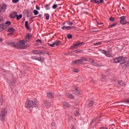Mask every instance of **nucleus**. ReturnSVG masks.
Segmentation results:
<instances>
[{
    "label": "nucleus",
    "instance_id": "24",
    "mask_svg": "<svg viewBox=\"0 0 129 129\" xmlns=\"http://www.w3.org/2000/svg\"><path fill=\"white\" fill-rule=\"evenodd\" d=\"M22 17H23V15H22V14H20V15H17V16H16V17H17V20H18V21H19V20H20V19H22Z\"/></svg>",
    "mask_w": 129,
    "mask_h": 129
},
{
    "label": "nucleus",
    "instance_id": "29",
    "mask_svg": "<svg viewBox=\"0 0 129 129\" xmlns=\"http://www.w3.org/2000/svg\"><path fill=\"white\" fill-rule=\"evenodd\" d=\"M74 114L75 116H80V113L79 112L76 111V112H74Z\"/></svg>",
    "mask_w": 129,
    "mask_h": 129
},
{
    "label": "nucleus",
    "instance_id": "16",
    "mask_svg": "<svg viewBox=\"0 0 129 129\" xmlns=\"http://www.w3.org/2000/svg\"><path fill=\"white\" fill-rule=\"evenodd\" d=\"M106 57H108L109 58H112V53H109V52L107 51L106 54H105Z\"/></svg>",
    "mask_w": 129,
    "mask_h": 129
},
{
    "label": "nucleus",
    "instance_id": "21",
    "mask_svg": "<svg viewBox=\"0 0 129 129\" xmlns=\"http://www.w3.org/2000/svg\"><path fill=\"white\" fill-rule=\"evenodd\" d=\"M4 25H5V26H7V28L8 27H10V26H11V25H12V23H11V21H6V22L5 23H4Z\"/></svg>",
    "mask_w": 129,
    "mask_h": 129
},
{
    "label": "nucleus",
    "instance_id": "10",
    "mask_svg": "<svg viewBox=\"0 0 129 129\" xmlns=\"http://www.w3.org/2000/svg\"><path fill=\"white\" fill-rule=\"evenodd\" d=\"M7 28H8V26H5V24H4L0 25V32H3V31H5V29H6Z\"/></svg>",
    "mask_w": 129,
    "mask_h": 129
},
{
    "label": "nucleus",
    "instance_id": "3",
    "mask_svg": "<svg viewBox=\"0 0 129 129\" xmlns=\"http://www.w3.org/2000/svg\"><path fill=\"white\" fill-rule=\"evenodd\" d=\"M7 114H8V110L6 108H3L0 115V119L2 121L6 120Z\"/></svg>",
    "mask_w": 129,
    "mask_h": 129
},
{
    "label": "nucleus",
    "instance_id": "19",
    "mask_svg": "<svg viewBox=\"0 0 129 129\" xmlns=\"http://www.w3.org/2000/svg\"><path fill=\"white\" fill-rule=\"evenodd\" d=\"M47 96L48 98H52L54 97V95H53V93H47Z\"/></svg>",
    "mask_w": 129,
    "mask_h": 129
},
{
    "label": "nucleus",
    "instance_id": "25",
    "mask_svg": "<svg viewBox=\"0 0 129 129\" xmlns=\"http://www.w3.org/2000/svg\"><path fill=\"white\" fill-rule=\"evenodd\" d=\"M94 104V101H91L89 103V106L90 107H91V106H92V105H93Z\"/></svg>",
    "mask_w": 129,
    "mask_h": 129
},
{
    "label": "nucleus",
    "instance_id": "47",
    "mask_svg": "<svg viewBox=\"0 0 129 129\" xmlns=\"http://www.w3.org/2000/svg\"><path fill=\"white\" fill-rule=\"evenodd\" d=\"M51 125H52V126H55V125H56V123L54 122H52L51 123Z\"/></svg>",
    "mask_w": 129,
    "mask_h": 129
},
{
    "label": "nucleus",
    "instance_id": "27",
    "mask_svg": "<svg viewBox=\"0 0 129 129\" xmlns=\"http://www.w3.org/2000/svg\"><path fill=\"white\" fill-rule=\"evenodd\" d=\"M100 51L101 53H102V54H104L105 55L106 54L107 51H105L104 49H100Z\"/></svg>",
    "mask_w": 129,
    "mask_h": 129
},
{
    "label": "nucleus",
    "instance_id": "39",
    "mask_svg": "<svg viewBox=\"0 0 129 129\" xmlns=\"http://www.w3.org/2000/svg\"><path fill=\"white\" fill-rule=\"evenodd\" d=\"M20 0H12L13 4H17Z\"/></svg>",
    "mask_w": 129,
    "mask_h": 129
},
{
    "label": "nucleus",
    "instance_id": "31",
    "mask_svg": "<svg viewBox=\"0 0 129 129\" xmlns=\"http://www.w3.org/2000/svg\"><path fill=\"white\" fill-rule=\"evenodd\" d=\"M33 13H34V15H35V16H37V15H39V11H37L36 10H34L33 11Z\"/></svg>",
    "mask_w": 129,
    "mask_h": 129
},
{
    "label": "nucleus",
    "instance_id": "7",
    "mask_svg": "<svg viewBox=\"0 0 129 129\" xmlns=\"http://www.w3.org/2000/svg\"><path fill=\"white\" fill-rule=\"evenodd\" d=\"M82 45H84V42H77L75 44H73L71 48L73 49L74 48H78V47H80V46H82Z\"/></svg>",
    "mask_w": 129,
    "mask_h": 129
},
{
    "label": "nucleus",
    "instance_id": "32",
    "mask_svg": "<svg viewBox=\"0 0 129 129\" xmlns=\"http://www.w3.org/2000/svg\"><path fill=\"white\" fill-rule=\"evenodd\" d=\"M75 91H76V92L75 93V94H80V92H79V91H78V88H76Z\"/></svg>",
    "mask_w": 129,
    "mask_h": 129
},
{
    "label": "nucleus",
    "instance_id": "49",
    "mask_svg": "<svg viewBox=\"0 0 129 129\" xmlns=\"http://www.w3.org/2000/svg\"><path fill=\"white\" fill-rule=\"evenodd\" d=\"M82 61H87V58L86 57H84L82 59Z\"/></svg>",
    "mask_w": 129,
    "mask_h": 129
},
{
    "label": "nucleus",
    "instance_id": "41",
    "mask_svg": "<svg viewBox=\"0 0 129 129\" xmlns=\"http://www.w3.org/2000/svg\"><path fill=\"white\" fill-rule=\"evenodd\" d=\"M67 23L68 25H70V26H72V25H73V23H72L70 21H68Z\"/></svg>",
    "mask_w": 129,
    "mask_h": 129
},
{
    "label": "nucleus",
    "instance_id": "50",
    "mask_svg": "<svg viewBox=\"0 0 129 129\" xmlns=\"http://www.w3.org/2000/svg\"><path fill=\"white\" fill-rule=\"evenodd\" d=\"M65 29H66V26H62V27H61V29H62V30H65Z\"/></svg>",
    "mask_w": 129,
    "mask_h": 129
},
{
    "label": "nucleus",
    "instance_id": "48",
    "mask_svg": "<svg viewBox=\"0 0 129 129\" xmlns=\"http://www.w3.org/2000/svg\"><path fill=\"white\" fill-rule=\"evenodd\" d=\"M36 10H38V11H40V7H39V6L36 5Z\"/></svg>",
    "mask_w": 129,
    "mask_h": 129
},
{
    "label": "nucleus",
    "instance_id": "28",
    "mask_svg": "<svg viewBox=\"0 0 129 129\" xmlns=\"http://www.w3.org/2000/svg\"><path fill=\"white\" fill-rule=\"evenodd\" d=\"M45 9L46 10V11H49V10H50V6L48 4H46L45 6Z\"/></svg>",
    "mask_w": 129,
    "mask_h": 129
},
{
    "label": "nucleus",
    "instance_id": "37",
    "mask_svg": "<svg viewBox=\"0 0 129 129\" xmlns=\"http://www.w3.org/2000/svg\"><path fill=\"white\" fill-rule=\"evenodd\" d=\"M72 29V26H66V30H71Z\"/></svg>",
    "mask_w": 129,
    "mask_h": 129
},
{
    "label": "nucleus",
    "instance_id": "14",
    "mask_svg": "<svg viewBox=\"0 0 129 129\" xmlns=\"http://www.w3.org/2000/svg\"><path fill=\"white\" fill-rule=\"evenodd\" d=\"M120 19H121L120 21V24H121V25H124V20H125V16H121L120 17Z\"/></svg>",
    "mask_w": 129,
    "mask_h": 129
},
{
    "label": "nucleus",
    "instance_id": "34",
    "mask_svg": "<svg viewBox=\"0 0 129 129\" xmlns=\"http://www.w3.org/2000/svg\"><path fill=\"white\" fill-rule=\"evenodd\" d=\"M116 25H117V24L116 23H114L113 24H112L111 25H110V26H109V28H113L114 27H115V26H116Z\"/></svg>",
    "mask_w": 129,
    "mask_h": 129
},
{
    "label": "nucleus",
    "instance_id": "15",
    "mask_svg": "<svg viewBox=\"0 0 129 129\" xmlns=\"http://www.w3.org/2000/svg\"><path fill=\"white\" fill-rule=\"evenodd\" d=\"M63 105L64 107H66V108H68V107H70L71 105H70V103H68V102H64L63 103Z\"/></svg>",
    "mask_w": 129,
    "mask_h": 129
},
{
    "label": "nucleus",
    "instance_id": "33",
    "mask_svg": "<svg viewBox=\"0 0 129 129\" xmlns=\"http://www.w3.org/2000/svg\"><path fill=\"white\" fill-rule=\"evenodd\" d=\"M57 7H58V5L57 4H54L52 6V9H53V10H56V9H57Z\"/></svg>",
    "mask_w": 129,
    "mask_h": 129
},
{
    "label": "nucleus",
    "instance_id": "43",
    "mask_svg": "<svg viewBox=\"0 0 129 129\" xmlns=\"http://www.w3.org/2000/svg\"><path fill=\"white\" fill-rule=\"evenodd\" d=\"M73 72H75L76 73H78V72H79V70L77 69L74 70Z\"/></svg>",
    "mask_w": 129,
    "mask_h": 129
},
{
    "label": "nucleus",
    "instance_id": "30",
    "mask_svg": "<svg viewBox=\"0 0 129 129\" xmlns=\"http://www.w3.org/2000/svg\"><path fill=\"white\" fill-rule=\"evenodd\" d=\"M118 84H119V85L123 86V85H124V82H123V81H118Z\"/></svg>",
    "mask_w": 129,
    "mask_h": 129
},
{
    "label": "nucleus",
    "instance_id": "53",
    "mask_svg": "<svg viewBox=\"0 0 129 129\" xmlns=\"http://www.w3.org/2000/svg\"><path fill=\"white\" fill-rule=\"evenodd\" d=\"M126 24H128V22H125L124 23V25H126Z\"/></svg>",
    "mask_w": 129,
    "mask_h": 129
},
{
    "label": "nucleus",
    "instance_id": "44",
    "mask_svg": "<svg viewBox=\"0 0 129 129\" xmlns=\"http://www.w3.org/2000/svg\"><path fill=\"white\" fill-rule=\"evenodd\" d=\"M36 42H37V43H40V44H42V40H41V39H37V40H36Z\"/></svg>",
    "mask_w": 129,
    "mask_h": 129
},
{
    "label": "nucleus",
    "instance_id": "26",
    "mask_svg": "<svg viewBox=\"0 0 129 129\" xmlns=\"http://www.w3.org/2000/svg\"><path fill=\"white\" fill-rule=\"evenodd\" d=\"M44 16H45L46 17V20H49V19H50V15H49L48 14H45Z\"/></svg>",
    "mask_w": 129,
    "mask_h": 129
},
{
    "label": "nucleus",
    "instance_id": "2",
    "mask_svg": "<svg viewBox=\"0 0 129 129\" xmlns=\"http://www.w3.org/2000/svg\"><path fill=\"white\" fill-rule=\"evenodd\" d=\"M13 45L15 48H17V49H25V41L24 40L19 41L17 43H13Z\"/></svg>",
    "mask_w": 129,
    "mask_h": 129
},
{
    "label": "nucleus",
    "instance_id": "56",
    "mask_svg": "<svg viewBox=\"0 0 129 129\" xmlns=\"http://www.w3.org/2000/svg\"><path fill=\"white\" fill-rule=\"evenodd\" d=\"M63 25H65V23H63Z\"/></svg>",
    "mask_w": 129,
    "mask_h": 129
},
{
    "label": "nucleus",
    "instance_id": "20",
    "mask_svg": "<svg viewBox=\"0 0 129 129\" xmlns=\"http://www.w3.org/2000/svg\"><path fill=\"white\" fill-rule=\"evenodd\" d=\"M25 26L27 30H30V27H29V22H28V21L25 22Z\"/></svg>",
    "mask_w": 129,
    "mask_h": 129
},
{
    "label": "nucleus",
    "instance_id": "35",
    "mask_svg": "<svg viewBox=\"0 0 129 129\" xmlns=\"http://www.w3.org/2000/svg\"><path fill=\"white\" fill-rule=\"evenodd\" d=\"M31 36V34H28L26 37H25V39H27L28 40H29V39H30V36Z\"/></svg>",
    "mask_w": 129,
    "mask_h": 129
},
{
    "label": "nucleus",
    "instance_id": "42",
    "mask_svg": "<svg viewBox=\"0 0 129 129\" xmlns=\"http://www.w3.org/2000/svg\"><path fill=\"white\" fill-rule=\"evenodd\" d=\"M55 45V44L54 41L53 42V43L52 44H49V46H50V47H54Z\"/></svg>",
    "mask_w": 129,
    "mask_h": 129
},
{
    "label": "nucleus",
    "instance_id": "54",
    "mask_svg": "<svg viewBox=\"0 0 129 129\" xmlns=\"http://www.w3.org/2000/svg\"><path fill=\"white\" fill-rule=\"evenodd\" d=\"M3 41V39L0 38V42H2Z\"/></svg>",
    "mask_w": 129,
    "mask_h": 129
},
{
    "label": "nucleus",
    "instance_id": "22",
    "mask_svg": "<svg viewBox=\"0 0 129 129\" xmlns=\"http://www.w3.org/2000/svg\"><path fill=\"white\" fill-rule=\"evenodd\" d=\"M67 96L69 98H71V99L74 98V96H73V95L71 94H67Z\"/></svg>",
    "mask_w": 129,
    "mask_h": 129
},
{
    "label": "nucleus",
    "instance_id": "11",
    "mask_svg": "<svg viewBox=\"0 0 129 129\" xmlns=\"http://www.w3.org/2000/svg\"><path fill=\"white\" fill-rule=\"evenodd\" d=\"M17 15L18 13H17L16 12H13L12 14H10V18L11 19H16Z\"/></svg>",
    "mask_w": 129,
    "mask_h": 129
},
{
    "label": "nucleus",
    "instance_id": "13",
    "mask_svg": "<svg viewBox=\"0 0 129 129\" xmlns=\"http://www.w3.org/2000/svg\"><path fill=\"white\" fill-rule=\"evenodd\" d=\"M44 103L46 107H50L51 106V102L49 101L45 100L44 101Z\"/></svg>",
    "mask_w": 129,
    "mask_h": 129
},
{
    "label": "nucleus",
    "instance_id": "52",
    "mask_svg": "<svg viewBox=\"0 0 129 129\" xmlns=\"http://www.w3.org/2000/svg\"><path fill=\"white\" fill-rule=\"evenodd\" d=\"M38 17L40 18V19H41L42 18V15H39Z\"/></svg>",
    "mask_w": 129,
    "mask_h": 129
},
{
    "label": "nucleus",
    "instance_id": "57",
    "mask_svg": "<svg viewBox=\"0 0 129 129\" xmlns=\"http://www.w3.org/2000/svg\"><path fill=\"white\" fill-rule=\"evenodd\" d=\"M93 62H94V61H92V63H93Z\"/></svg>",
    "mask_w": 129,
    "mask_h": 129
},
{
    "label": "nucleus",
    "instance_id": "18",
    "mask_svg": "<svg viewBox=\"0 0 129 129\" xmlns=\"http://www.w3.org/2000/svg\"><path fill=\"white\" fill-rule=\"evenodd\" d=\"M8 32H13V33H15V32H16V30L14 28H9L8 29Z\"/></svg>",
    "mask_w": 129,
    "mask_h": 129
},
{
    "label": "nucleus",
    "instance_id": "5",
    "mask_svg": "<svg viewBox=\"0 0 129 129\" xmlns=\"http://www.w3.org/2000/svg\"><path fill=\"white\" fill-rule=\"evenodd\" d=\"M120 62H122V64L126 62L124 58L122 56H120L118 57H116L114 59V63H120Z\"/></svg>",
    "mask_w": 129,
    "mask_h": 129
},
{
    "label": "nucleus",
    "instance_id": "4",
    "mask_svg": "<svg viewBox=\"0 0 129 129\" xmlns=\"http://www.w3.org/2000/svg\"><path fill=\"white\" fill-rule=\"evenodd\" d=\"M7 8L8 6L5 3L0 5V14H5V12L7 11Z\"/></svg>",
    "mask_w": 129,
    "mask_h": 129
},
{
    "label": "nucleus",
    "instance_id": "36",
    "mask_svg": "<svg viewBox=\"0 0 129 129\" xmlns=\"http://www.w3.org/2000/svg\"><path fill=\"white\" fill-rule=\"evenodd\" d=\"M101 42H98L94 44V46H98L99 45H101Z\"/></svg>",
    "mask_w": 129,
    "mask_h": 129
},
{
    "label": "nucleus",
    "instance_id": "40",
    "mask_svg": "<svg viewBox=\"0 0 129 129\" xmlns=\"http://www.w3.org/2000/svg\"><path fill=\"white\" fill-rule=\"evenodd\" d=\"M68 38L69 39H72L73 36L71 34H68L67 35Z\"/></svg>",
    "mask_w": 129,
    "mask_h": 129
},
{
    "label": "nucleus",
    "instance_id": "1",
    "mask_svg": "<svg viewBox=\"0 0 129 129\" xmlns=\"http://www.w3.org/2000/svg\"><path fill=\"white\" fill-rule=\"evenodd\" d=\"M25 107L27 108H34V107L37 108L38 107V104L36 100H28L25 103Z\"/></svg>",
    "mask_w": 129,
    "mask_h": 129
},
{
    "label": "nucleus",
    "instance_id": "46",
    "mask_svg": "<svg viewBox=\"0 0 129 129\" xmlns=\"http://www.w3.org/2000/svg\"><path fill=\"white\" fill-rule=\"evenodd\" d=\"M109 20L110 21L113 22V21H114V18L113 17H110Z\"/></svg>",
    "mask_w": 129,
    "mask_h": 129
},
{
    "label": "nucleus",
    "instance_id": "23",
    "mask_svg": "<svg viewBox=\"0 0 129 129\" xmlns=\"http://www.w3.org/2000/svg\"><path fill=\"white\" fill-rule=\"evenodd\" d=\"M54 44L55 46H59V45H61V41H54Z\"/></svg>",
    "mask_w": 129,
    "mask_h": 129
},
{
    "label": "nucleus",
    "instance_id": "6",
    "mask_svg": "<svg viewBox=\"0 0 129 129\" xmlns=\"http://www.w3.org/2000/svg\"><path fill=\"white\" fill-rule=\"evenodd\" d=\"M31 58L33 60H37V61H39V62H44V60H45V58L44 57H42V56H32L31 57Z\"/></svg>",
    "mask_w": 129,
    "mask_h": 129
},
{
    "label": "nucleus",
    "instance_id": "45",
    "mask_svg": "<svg viewBox=\"0 0 129 129\" xmlns=\"http://www.w3.org/2000/svg\"><path fill=\"white\" fill-rule=\"evenodd\" d=\"M15 32H10V33H8V36H13V35H14V33Z\"/></svg>",
    "mask_w": 129,
    "mask_h": 129
},
{
    "label": "nucleus",
    "instance_id": "17",
    "mask_svg": "<svg viewBox=\"0 0 129 129\" xmlns=\"http://www.w3.org/2000/svg\"><path fill=\"white\" fill-rule=\"evenodd\" d=\"M106 57H108L109 58H112V53H109V52L107 51L106 54H105Z\"/></svg>",
    "mask_w": 129,
    "mask_h": 129
},
{
    "label": "nucleus",
    "instance_id": "12",
    "mask_svg": "<svg viewBox=\"0 0 129 129\" xmlns=\"http://www.w3.org/2000/svg\"><path fill=\"white\" fill-rule=\"evenodd\" d=\"M91 2L92 3H94V4H102L103 3V0H91Z\"/></svg>",
    "mask_w": 129,
    "mask_h": 129
},
{
    "label": "nucleus",
    "instance_id": "55",
    "mask_svg": "<svg viewBox=\"0 0 129 129\" xmlns=\"http://www.w3.org/2000/svg\"><path fill=\"white\" fill-rule=\"evenodd\" d=\"M2 22V19H0V22Z\"/></svg>",
    "mask_w": 129,
    "mask_h": 129
},
{
    "label": "nucleus",
    "instance_id": "9",
    "mask_svg": "<svg viewBox=\"0 0 129 129\" xmlns=\"http://www.w3.org/2000/svg\"><path fill=\"white\" fill-rule=\"evenodd\" d=\"M72 63L73 64H77L78 65H79L80 64V65H82V64H83L84 62L81 59H78L77 60H73L72 61Z\"/></svg>",
    "mask_w": 129,
    "mask_h": 129
},
{
    "label": "nucleus",
    "instance_id": "8",
    "mask_svg": "<svg viewBox=\"0 0 129 129\" xmlns=\"http://www.w3.org/2000/svg\"><path fill=\"white\" fill-rule=\"evenodd\" d=\"M32 54H34V55H40V54H42L44 55L45 53L42 50H34L32 51Z\"/></svg>",
    "mask_w": 129,
    "mask_h": 129
},
{
    "label": "nucleus",
    "instance_id": "51",
    "mask_svg": "<svg viewBox=\"0 0 129 129\" xmlns=\"http://www.w3.org/2000/svg\"><path fill=\"white\" fill-rule=\"evenodd\" d=\"M100 129H107V128H106L105 127H101Z\"/></svg>",
    "mask_w": 129,
    "mask_h": 129
},
{
    "label": "nucleus",
    "instance_id": "38",
    "mask_svg": "<svg viewBox=\"0 0 129 129\" xmlns=\"http://www.w3.org/2000/svg\"><path fill=\"white\" fill-rule=\"evenodd\" d=\"M123 102H124V103H129V99L123 100Z\"/></svg>",
    "mask_w": 129,
    "mask_h": 129
}]
</instances>
